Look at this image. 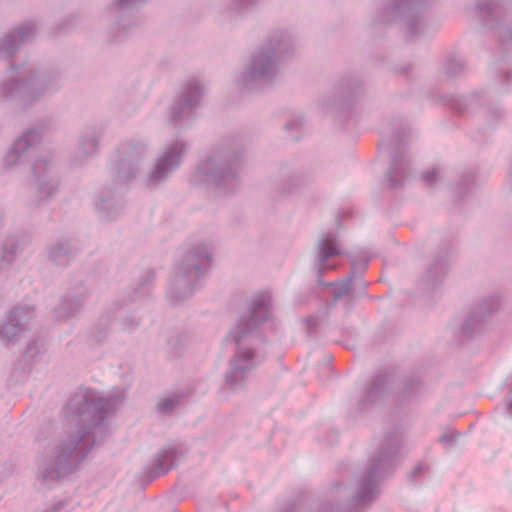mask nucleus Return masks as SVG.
Returning <instances> with one entry per match:
<instances>
[{"label":"nucleus","mask_w":512,"mask_h":512,"mask_svg":"<svg viewBox=\"0 0 512 512\" xmlns=\"http://www.w3.org/2000/svg\"><path fill=\"white\" fill-rule=\"evenodd\" d=\"M122 400V395L96 398L81 393L70 398L64 414L75 427L57 441L39 465L37 479L43 486L51 488L81 466L91 450L107 436L105 421L116 413Z\"/></svg>","instance_id":"obj_1"},{"label":"nucleus","mask_w":512,"mask_h":512,"mask_svg":"<svg viewBox=\"0 0 512 512\" xmlns=\"http://www.w3.org/2000/svg\"><path fill=\"white\" fill-rule=\"evenodd\" d=\"M401 437L387 433L378 453L373 456L357 482L353 495L343 504L324 502L318 512H365L379 497L381 481L392 474L399 461Z\"/></svg>","instance_id":"obj_2"},{"label":"nucleus","mask_w":512,"mask_h":512,"mask_svg":"<svg viewBox=\"0 0 512 512\" xmlns=\"http://www.w3.org/2000/svg\"><path fill=\"white\" fill-rule=\"evenodd\" d=\"M9 73L0 84V98L22 107L52 96L63 84L61 73L50 67L11 64Z\"/></svg>","instance_id":"obj_3"},{"label":"nucleus","mask_w":512,"mask_h":512,"mask_svg":"<svg viewBox=\"0 0 512 512\" xmlns=\"http://www.w3.org/2000/svg\"><path fill=\"white\" fill-rule=\"evenodd\" d=\"M294 49V41L287 31L269 33L252 53L241 76V88L253 90L271 82L278 74L280 64L293 55Z\"/></svg>","instance_id":"obj_4"},{"label":"nucleus","mask_w":512,"mask_h":512,"mask_svg":"<svg viewBox=\"0 0 512 512\" xmlns=\"http://www.w3.org/2000/svg\"><path fill=\"white\" fill-rule=\"evenodd\" d=\"M211 261L212 247L208 243L195 244L185 252L169 282L167 295L173 304L184 302L203 286Z\"/></svg>","instance_id":"obj_5"},{"label":"nucleus","mask_w":512,"mask_h":512,"mask_svg":"<svg viewBox=\"0 0 512 512\" xmlns=\"http://www.w3.org/2000/svg\"><path fill=\"white\" fill-rule=\"evenodd\" d=\"M241 152L234 145L217 149L199 164L196 177L219 193L235 191L240 184Z\"/></svg>","instance_id":"obj_6"},{"label":"nucleus","mask_w":512,"mask_h":512,"mask_svg":"<svg viewBox=\"0 0 512 512\" xmlns=\"http://www.w3.org/2000/svg\"><path fill=\"white\" fill-rule=\"evenodd\" d=\"M272 318V297L268 292L255 295L246 315L238 320L234 329L226 336L225 343L234 345V352H255V342L260 340L257 331L260 325Z\"/></svg>","instance_id":"obj_7"},{"label":"nucleus","mask_w":512,"mask_h":512,"mask_svg":"<svg viewBox=\"0 0 512 512\" xmlns=\"http://www.w3.org/2000/svg\"><path fill=\"white\" fill-rule=\"evenodd\" d=\"M432 0H385L378 16L379 22H399L406 38L415 41L428 32L425 8Z\"/></svg>","instance_id":"obj_8"},{"label":"nucleus","mask_w":512,"mask_h":512,"mask_svg":"<svg viewBox=\"0 0 512 512\" xmlns=\"http://www.w3.org/2000/svg\"><path fill=\"white\" fill-rule=\"evenodd\" d=\"M60 179L52 156H38L32 164V175L28 181L27 205L36 208L46 204L59 191Z\"/></svg>","instance_id":"obj_9"},{"label":"nucleus","mask_w":512,"mask_h":512,"mask_svg":"<svg viewBox=\"0 0 512 512\" xmlns=\"http://www.w3.org/2000/svg\"><path fill=\"white\" fill-rule=\"evenodd\" d=\"M188 149V142L179 137L167 143L145 176V185L148 188H157L165 183L181 166Z\"/></svg>","instance_id":"obj_10"},{"label":"nucleus","mask_w":512,"mask_h":512,"mask_svg":"<svg viewBox=\"0 0 512 512\" xmlns=\"http://www.w3.org/2000/svg\"><path fill=\"white\" fill-rule=\"evenodd\" d=\"M146 154L147 145L141 141H127L117 148L111 160L117 184H126L136 178Z\"/></svg>","instance_id":"obj_11"},{"label":"nucleus","mask_w":512,"mask_h":512,"mask_svg":"<svg viewBox=\"0 0 512 512\" xmlns=\"http://www.w3.org/2000/svg\"><path fill=\"white\" fill-rule=\"evenodd\" d=\"M205 86L197 78L188 79L170 106L169 120L174 125H184L195 117V111L204 95Z\"/></svg>","instance_id":"obj_12"},{"label":"nucleus","mask_w":512,"mask_h":512,"mask_svg":"<svg viewBox=\"0 0 512 512\" xmlns=\"http://www.w3.org/2000/svg\"><path fill=\"white\" fill-rule=\"evenodd\" d=\"M499 307L500 300L497 296L480 299L462 321L457 335V342L463 344L482 334L487 328L490 316L496 313Z\"/></svg>","instance_id":"obj_13"},{"label":"nucleus","mask_w":512,"mask_h":512,"mask_svg":"<svg viewBox=\"0 0 512 512\" xmlns=\"http://www.w3.org/2000/svg\"><path fill=\"white\" fill-rule=\"evenodd\" d=\"M406 136L404 129L397 130L388 140L381 141L382 148H391V163L387 171V180L391 188L402 187L410 174V160L406 155Z\"/></svg>","instance_id":"obj_14"},{"label":"nucleus","mask_w":512,"mask_h":512,"mask_svg":"<svg viewBox=\"0 0 512 512\" xmlns=\"http://www.w3.org/2000/svg\"><path fill=\"white\" fill-rule=\"evenodd\" d=\"M475 11L484 27L498 29L502 45L512 44V22H505L507 12L501 0H476Z\"/></svg>","instance_id":"obj_15"},{"label":"nucleus","mask_w":512,"mask_h":512,"mask_svg":"<svg viewBox=\"0 0 512 512\" xmlns=\"http://www.w3.org/2000/svg\"><path fill=\"white\" fill-rule=\"evenodd\" d=\"M258 356L259 354H233L224 374L222 389L233 393L245 390L251 372L264 359Z\"/></svg>","instance_id":"obj_16"},{"label":"nucleus","mask_w":512,"mask_h":512,"mask_svg":"<svg viewBox=\"0 0 512 512\" xmlns=\"http://www.w3.org/2000/svg\"><path fill=\"white\" fill-rule=\"evenodd\" d=\"M45 131L44 124H37L26 129L17 137L3 158V167L11 170L22 164L30 151L40 143Z\"/></svg>","instance_id":"obj_17"},{"label":"nucleus","mask_w":512,"mask_h":512,"mask_svg":"<svg viewBox=\"0 0 512 512\" xmlns=\"http://www.w3.org/2000/svg\"><path fill=\"white\" fill-rule=\"evenodd\" d=\"M342 254V246L334 231L322 232L315 245L314 270L317 274V282L326 285L323 281V274L326 271L334 270L337 265L330 262L334 257Z\"/></svg>","instance_id":"obj_18"},{"label":"nucleus","mask_w":512,"mask_h":512,"mask_svg":"<svg viewBox=\"0 0 512 512\" xmlns=\"http://www.w3.org/2000/svg\"><path fill=\"white\" fill-rule=\"evenodd\" d=\"M396 372L395 367L389 366L375 373L358 401L360 411L368 410L386 398L389 387L396 378Z\"/></svg>","instance_id":"obj_19"},{"label":"nucleus","mask_w":512,"mask_h":512,"mask_svg":"<svg viewBox=\"0 0 512 512\" xmlns=\"http://www.w3.org/2000/svg\"><path fill=\"white\" fill-rule=\"evenodd\" d=\"M34 309L29 306H16L11 309L0 323V341L8 345L28 329L34 318Z\"/></svg>","instance_id":"obj_20"},{"label":"nucleus","mask_w":512,"mask_h":512,"mask_svg":"<svg viewBox=\"0 0 512 512\" xmlns=\"http://www.w3.org/2000/svg\"><path fill=\"white\" fill-rule=\"evenodd\" d=\"M102 135L103 128L97 125L86 126L80 131L73 155L74 164L82 165L98 153Z\"/></svg>","instance_id":"obj_21"},{"label":"nucleus","mask_w":512,"mask_h":512,"mask_svg":"<svg viewBox=\"0 0 512 512\" xmlns=\"http://www.w3.org/2000/svg\"><path fill=\"white\" fill-rule=\"evenodd\" d=\"M89 297V290L83 282L72 287L61 299L59 306L55 309L57 319H68L76 316L84 308Z\"/></svg>","instance_id":"obj_22"},{"label":"nucleus","mask_w":512,"mask_h":512,"mask_svg":"<svg viewBox=\"0 0 512 512\" xmlns=\"http://www.w3.org/2000/svg\"><path fill=\"white\" fill-rule=\"evenodd\" d=\"M35 33L36 26L32 22L24 23L15 28L1 39L0 57L11 58L22 44L30 41L35 36Z\"/></svg>","instance_id":"obj_23"},{"label":"nucleus","mask_w":512,"mask_h":512,"mask_svg":"<svg viewBox=\"0 0 512 512\" xmlns=\"http://www.w3.org/2000/svg\"><path fill=\"white\" fill-rule=\"evenodd\" d=\"M450 253L447 249L441 250L427 265L421 276V283L425 289H433L441 283L449 268Z\"/></svg>","instance_id":"obj_24"},{"label":"nucleus","mask_w":512,"mask_h":512,"mask_svg":"<svg viewBox=\"0 0 512 512\" xmlns=\"http://www.w3.org/2000/svg\"><path fill=\"white\" fill-rule=\"evenodd\" d=\"M179 456L180 451L175 447H166L159 450L154 456L152 465L145 470L147 482H151L175 468Z\"/></svg>","instance_id":"obj_25"},{"label":"nucleus","mask_w":512,"mask_h":512,"mask_svg":"<svg viewBox=\"0 0 512 512\" xmlns=\"http://www.w3.org/2000/svg\"><path fill=\"white\" fill-rule=\"evenodd\" d=\"M79 251L76 241L67 237H59L46 247L49 260L58 266L67 265Z\"/></svg>","instance_id":"obj_26"},{"label":"nucleus","mask_w":512,"mask_h":512,"mask_svg":"<svg viewBox=\"0 0 512 512\" xmlns=\"http://www.w3.org/2000/svg\"><path fill=\"white\" fill-rule=\"evenodd\" d=\"M124 204L115 191L104 189L98 195L95 202V209L102 221H114L123 211Z\"/></svg>","instance_id":"obj_27"},{"label":"nucleus","mask_w":512,"mask_h":512,"mask_svg":"<svg viewBox=\"0 0 512 512\" xmlns=\"http://www.w3.org/2000/svg\"><path fill=\"white\" fill-rule=\"evenodd\" d=\"M362 93V82L358 77L347 76L340 79L337 97L333 105L336 109L347 108Z\"/></svg>","instance_id":"obj_28"},{"label":"nucleus","mask_w":512,"mask_h":512,"mask_svg":"<svg viewBox=\"0 0 512 512\" xmlns=\"http://www.w3.org/2000/svg\"><path fill=\"white\" fill-rule=\"evenodd\" d=\"M22 251V244L16 236L7 237L0 247V272L10 270Z\"/></svg>","instance_id":"obj_29"},{"label":"nucleus","mask_w":512,"mask_h":512,"mask_svg":"<svg viewBox=\"0 0 512 512\" xmlns=\"http://www.w3.org/2000/svg\"><path fill=\"white\" fill-rule=\"evenodd\" d=\"M144 0H115L113 3V8L119 14L118 21V34L113 38V41H121L127 35V28L131 26L130 21H126L125 16L132 12L139 4H141Z\"/></svg>","instance_id":"obj_30"},{"label":"nucleus","mask_w":512,"mask_h":512,"mask_svg":"<svg viewBox=\"0 0 512 512\" xmlns=\"http://www.w3.org/2000/svg\"><path fill=\"white\" fill-rule=\"evenodd\" d=\"M124 306L123 303L118 301L113 302L109 307V312L115 313ZM112 322V316L110 313H105L99 317L97 322L93 325L90 330V340L96 343H101L106 340L110 333V326Z\"/></svg>","instance_id":"obj_31"},{"label":"nucleus","mask_w":512,"mask_h":512,"mask_svg":"<svg viewBox=\"0 0 512 512\" xmlns=\"http://www.w3.org/2000/svg\"><path fill=\"white\" fill-rule=\"evenodd\" d=\"M34 366V354H21L12 364L11 375L8 379L13 385L24 383Z\"/></svg>","instance_id":"obj_32"},{"label":"nucleus","mask_w":512,"mask_h":512,"mask_svg":"<svg viewBox=\"0 0 512 512\" xmlns=\"http://www.w3.org/2000/svg\"><path fill=\"white\" fill-rule=\"evenodd\" d=\"M155 273L152 270L144 271L137 281H135L129 291L128 297L130 302L141 300L150 295Z\"/></svg>","instance_id":"obj_33"},{"label":"nucleus","mask_w":512,"mask_h":512,"mask_svg":"<svg viewBox=\"0 0 512 512\" xmlns=\"http://www.w3.org/2000/svg\"><path fill=\"white\" fill-rule=\"evenodd\" d=\"M422 388V379L418 373H410L402 378V387L398 392L401 401L407 402L414 399Z\"/></svg>","instance_id":"obj_34"},{"label":"nucleus","mask_w":512,"mask_h":512,"mask_svg":"<svg viewBox=\"0 0 512 512\" xmlns=\"http://www.w3.org/2000/svg\"><path fill=\"white\" fill-rule=\"evenodd\" d=\"M479 92H475L469 95H444L440 101L451 106L456 112L464 113L468 110V107L480 97Z\"/></svg>","instance_id":"obj_35"},{"label":"nucleus","mask_w":512,"mask_h":512,"mask_svg":"<svg viewBox=\"0 0 512 512\" xmlns=\"http://www.w3.org/2000/svg\"><path fill=\"white\" fill-rule=\"evenodd\" d=\"M369 258L364 257L360 261H356L354 259L351 260V272L348 275H353V281L355 280V285L359 286L363 291L366 290L368 283L362 279H358L361 277L368 267Z\"/></svg>","instance_id":"obj_36"},{"label":"nucleus","mask_w":512,"mask_h":512,"mask_svg":"<svg viewBox=\"0 0 512 512\" xmlns=\"http://www.w3.org/2000/svg\"><path fill=\"white\" fill-rule=\"evenodd\" d=\"M183 394H173L160 399L157 404V412L163 415H171L182 402Z\"/></svg>","instance_id":"obj_37"},{"label":"nucleus","mask_w":512,"mask_h":512,"mask_svg":"<svg viewBox=\"0 0 512 512\" xmlns=\"http://www.w3.org/2000/svg\"><path fill=\"white\" fill-rule=\"evenodd\" d=\"M443 69L446 76L457 77L465 72L466 66L462 59L453 56L447 59Z\"/></svg>","instance_id":"obj_38"},{"label":"nucleus","mask_w":512,"mask_h":512,"mask_svg":"<svg viewBox=\"0 0 512 512\" xmlns=\"http://www.w3.org/2000/svg\"><path fill=\"white\" fill-rule=\"evenodd\" d=\"M307 497L300 493L294 499L288 500L283 506H279L275 512H303Z\"/></svg>","instance_id":"obj_39"},{"label":"nucleus","mask_w":512,"mask_h":512,"mask_svg":"<svg viewBox=\"0 0 512 512\" xmlns=\"http://www.w3.org/2000/svg\"><path fill=\"white\" fill-rule=\"evenodd\" d=\"M475 179V173L472 170L461 175L459 183L457 184V193L459 197H464L471 191L475 185Z\"/></svg>","instance_id":"obj_40"},{"label":"nucleus","mask_w":512,"mask_h":512,"mask_svg":"<svg viewBox=\"0 0 512 512\" xmlns=\"http://www.w3.org/2000/svg\"><path fill=\"white\" fill-rule=\"evenodd\" d=\"M306 180L300 174L292 175L291 177L285 179L280 185V192L282 194H292L294 193L300 186L305 185Z\"/></svg>","instance_id":"obj_41"},{"label":"nucleus","mask_w":512,"mask_h":512,"mask_svg":"<svg viewBox=\"0 0 512 512\" xmlns=\"http://www.w3.org/2000/svg\"><path fill=\"white\" fill-rule=\"evenodd\" d=\"M259 1L260 0H231L226 13L231 17L241 14L255 6Z\"/></svg>","instance_id":"obj_42"},{"label":"nucleus","mask_w":512,"mask_h":512,"mask_svg":"<svg viewBox=\"0 0 512 512\" xmlns=\"http://www.w3.org/2000/svg\"><path fill=\"white\" fill-rule=\"evenodd\" d=\"M353 283V275H347L344 279L337 282L336 284L330 283L329 285H335L334 300L337 301L343 296L349 293L351 285Z\"/></svg>","instance_id":"obj_43"},{"label":"nucleus","mask_w":512,"mask_h":512,"mask_svg":"<svg viewBox=\"0 0 512 512\" xmlns=\"http://www.w3.org/2000/svg\"><path fill=\"white\" fill-rule=\"evenodd\" d=\"M140 324V320L134 316L128 315L121 319V329L124 332L134 331Z\"/></svg>","instance_id":"obj_44"},{"label":"nucleus","mask_w":512,"mask_h":512,"mask_svg":"<svg viewBox=\"0 0 512 512\" xmlns=\"http://www.w3.org/2000/svg\"><path fill=\"white\" fill-rule=\"evenodd\" d=\"M459 436L460 433L457 431L444 433L440 437V442L443 443L447 448H452L455 446Z\"/></svg>","instance_id":"obj_45"},{"label":"nucleus","mask_w":512,"mask_h":512,"mask_svg":"<svg viewBox=\"0 0 512 512\" xmlns=\"http://www.w3.org/2000/svg\"><path fill=\"white\" fill-rule=\"evenodd\" d=\"M46 347V339L44 338H37L33 339L28 343L26 352H41L42 350H45Z\"/></svg>","instance_id":"obj_46"},{"label":"nucleus","mask_w":512,"mask_h":512,"mask_svg":"<svg viewBox=\"0 0 512 512\" xmlns=\"http://www.w3.org/2000/svg\"><path fill=\"white\" fill-rule=\"evenodd\" d=\"M439 171L436 168L427 170L422 174V180L429 186L434 185L439 180Z\"/></svg>","instance_id":"obj_47"},{"label":"nucleus","mask_w":512,"mask_h":512,"mask_svg":"<svg viewBox=\"0 0 512 512\" xmlns=\"http://www.w3.org/2000/svg\"><path fill=\"white\" fill-rule=\"evenodd\" d=\"M304 325L308 333L314 332L318 325V317L315 315H310L304 319Z\"/></svg>","instance_id":"obj_48"},{"label":"nucleus","mask_w":512,"mask_h":512,"mask_svg":"<svg viewBox=\"0 0 512 512\" xmlns=\"http://www.w3.org/2000/svg\"><path fill=\"white\" fill-rule=\"evenodd\" d=\"M425 470H426L425 465H423L421 463L417 464L409 473L408 477H409L410 481L414 482L419 475L424 473Z\"/></svg>","instance_id":"obj_49"},{"label":"nucleus","mask_w":512,"mask_h":512,"mask_svg":"<svg viewBox=\"0 0 512 512\" xmlns=\"http://www.w3.org/2000/svg\"><path fill=\"white\" fill-rule=\"evenodd\" d=\"M300 124V120L299 119H295V120H292L290 122H288L287 124H285L284 128L285 130H291V129H294L295 127H297L298 125Z\"/></svg>","instance_id":"obj_50"},{"label":"nucleus","mask_w":512,"mask_h":512,"mask_svg":"<svg viewBox=\"0 0 512 512\" xmlns=\"http://www.w3.org/2000/svg\"><path fill=\"white\" fill-rule=\"evenodd\" d=\"M506 413L509 417H512V399L506 402Z\"/></svg>","instance_id":"obj_51"},{"label":"nucleus","mask_w":512,"mask_h":512,"mask_svg":"<svg viewBox=\"0 0 512 512\" xmlns=\"http://www.w3.org/2000/svg\"><path fill=\"white\" fill-rule=\"evenodd\" d=\"M510 77L512 78V73H510V72H506V73L501 75V78L503 80H508Z\"/></svg>","instance_id":"obj_52"},{"label":"nucleus","mask_w":512,"mask_h":512,"mask_svg":"<svg viewBox=\"0 0 512 512\" xmlns=\"http://www.w3.org/2000/svg\"><path fill=\"white\" fill-rule=\"evenodd\" d=\"M332 360H333L332 355H327L326 358H325V361H326L327 364H330Z\"/></svg>","instance_id":"obj_53"},{"label":"nucleus","mask_w":512,"mask_h":512,"mask_svg":"<svg viewBox=\"0 0 512 512\" xmlns=\"http://www.w3.org/2000/svg\"><path fill=\"white\" fill-rule=\"evenodd\" d=\"M495 114H496L498 117H500V116L502 115V110H501V109H499V108H497V109L495 110Z\"/></svg>","instance_id":"obj_54"},{"label":"nucleus","mask_w":512,"mask_h":512,"mask_svg":"<svg viewBox=\"0 0 512 512\" xmlns=\"http://www.w3.org/2000/svg\"><path fill=\"white\" fill-rule=\"evenodd\" d=\"M3 211L0 209V226L2 225V222H3Z\"/></svg>","instance_id":"obj_55"},{"label":"nucleus","mask_w":512,"mask_h":512,"mask_svg":"<svg viewBox=\"0 0 512 512\" xmlns=\"http://www.w3.org/2000/svg\"><path fill=\"white\" fill-rule=\"evenodd\" d=\"M407 69H408L407 67H406V68H403L401 72H402V73H407Z\"/></svg>","instance_id":"obj_56"}]
</instances>
